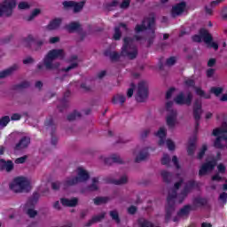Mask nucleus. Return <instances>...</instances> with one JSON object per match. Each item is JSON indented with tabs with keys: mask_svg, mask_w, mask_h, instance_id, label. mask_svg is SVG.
Wrapping results in <instances>:
<instances>
[{
	"mask_svg": "<svg viewBox=\"0 0 227 227\" xmlns=\"http://www.w3.org/2000/svg\"><path fill=\"white\" fill-rule=\"evenodd\" d=\"M105 56L110 58L111 61H118L120 58L126 57L129 59H136L137 58V47L134 43V40L129 37L124 38V44L121 48V52L106 51Z\"/></svg>",
	"mask_w": 227,
	"mask_h": 227,
	"instance_id": "nucleus-1",
	"label": "nucleus"
},
{
	"mask_svg": "<svg viewBox=\"0 0 227 227\" xmlns=\"http://www.w3.org/2000/svg\"><path fill=\"white\" fill-rule=\"evenodd\" d=\"M65 51L63 49H53L48 51L43 59V64H38L37 68L40 72H43V68L46 70H56L60 67V63L54 61L55 59H65Z\"/></svg>",
	"mask_w": 227,
	"mask_h": 227,
	"instance_id": "nucleus-2",
	"label": "nucleus"
},
{
	"mask_svg": "<svg viewBox=\"0 0 227 227\" xmlns=\"http://www.w3.org/2000/svg\"><path fill=\"white\" fill-rule=\"evenodd\" d=\"M148 29V43L152 45L153 43V40H155V18L149 17L145 18L142 25H137L135 27V32L137 34L141 33L143 31H146Z\"/></svg>",
	"mask_w": 227,
	"mask_h": 227,
	"instance_id": "nucleus-3",
	"label": "nucleus"
},
{
	"mask_svg": "<svg viewBox=\"0 0 227 227\" xmlns=\"http://www.w3.org/2000/svg\"><path fill=\"white\" fill-rule=\"evenodd\" d=\"M184 184V179H180L178 182L175 183L174 188L170 189L168 192V196L167 199L168 206L166 207V221L171 219V215L175 212V198H176V191L180 189V186Z\"/></svg>",
	"mask_w": 227,
	"mask_h": 227,
	"instance_id": "nucleus-4",
	"label": "nucleus"
},
{
	"mask_svg": "<svg viewBox=\"0 0 227 227\" xmlns=\"http://www.w3.org/2000/svg\"><path fill=\"white\" fill-rule=\"evenodd\" d=\"M213 136L216 137L215 140L214 146L215 148L223 149L226 146L227 141V123L223 122L220 128L213 129Z\"/></svg>",
	"mask_w": 227,
	"mask_h": 227,
	"instance_id": "nucleus-5",
	"label": "nucleus"
},
{
	"mask_svg": "<svg viewBox=\"0 0 227 227\" xmlns=\"http://www.w3.org/2000/svg\"><path fill=\"white\" fill-rule=\"evenodd\" d=\"M90 180V174L82 168H77V176L67 177L64 182V187H71L72 185H77L81 182H87Z\"/></svg>",
	"mask_w": 227,
	"mask_h": 227,
	"instance_id": "nucleus-6",
	"label": "nucleus"
},
{
	"mask_svg": "<svg viewBox=\"0 0 227 227\" xmlns=\"http://www.w3.org/2000/svg\"><path fill=\"white\" fill-rule=\"evenodd\" d=\"M12 192H24L29 189V180L24 176L15 177L9 184Z\"/></svg>",
	"mask_w": 227,
	"mask_h": 227,
	"instance_id": "nucleus-7",
	"label": "nucleus"
},
{
	"mask_svg": "<svg viewBox=\"0 0 227 227\" xmlns=\"http://www.w3.org/2000/svg\"><path fill=\"white\" fill-rule=\"evenodd\" d=\"M17 5L15 0H4L0 4V17H10L13 13V9Z\"/></svg>",
	"mask_w": 227,
	"mask_h": 227,
	"instance_id": "nucleus-8",
	"label": "nucleus"
},
{
	"mask_svg": "<svg viewBox=\"0 0 227 227\" xmlns=\"http://www.w3.org/2000/svg\"><path fill=\"white\" fill-rule=\"evenodd\" d=\"M173 106V101H168L166 104L167 110L168 111V114L167 115V125L169 129H175V126L178 121H176V110H171V107Z\"/></svg>",
	"mask_w": 227,
	"mask_h": 227,
	"instance_id": "nucleus-9",
	"label": "nucleus"
},
{
	"mask_svg": "<svg viewBox=\"0 0 227 227\" xmlns=\"http://www.w3.org/2000/svg\"><path fill=\"white\" fill-rule=\"evenodd\" d=\"M146 98H148V83L146 82H140L136 97L137 102H145Z\"/></svg>",
	"mask_w": 227,
	"mask_h": 227,
	"instance_id": "nucleus-10",
	"label": "nucleus"
},
{
	"mask_svg": "<svg viewBox=\"0 0 227 227\" xmlns=\"http://www.w3.org/2000/svg\"><path fill=\"white\" fill-rule=\"evenodd\" d=\"M174 101L178 106H191L192 104V93L188 92L186 95L184 92L179 93Z\"/></svg>",
	"mask_w": 227,
	"mask_h": 227,
	"instance_id": "nucleus-11",
	"label": "nucleus"
},
{
	"mask_svg": "<svg viewBox=\"0 0 227 227\" xmlns=\"http://www.w3.org/2000/svg\"><path fill=\"white\" fill-rule=\"evenodd\" d=\"M36 201H38L36 198H32L25 205V211L28 217L34 218L38 215V211L33 208L36 205Z\"/></svg>",
	"mask_w": 227,
	"mask_h": 227,
	"instance_id": "nucleus-12",
	"label": "nucleus"
},
{
	"mask_svg": "<svg viewBox=\"0 0 227 227\" xmlns=\"http://www.w3.org/2000/svg\"><path fill=\"white\" fill-rule=\"evenodd\" d=\"M205 42V43H212V35L208 33V30L205 28H201L200 30V35H196L192 37L193 42H201V40Z\"/></svg>",
	"mask_w": 227,
	"mask_h": 227,
	"instance_id": "nucleus-13",
	"label": "nucleus"
},
{
	"mask_svg": "<svg viewBox=\"0 0 227 227\" xmlns=\"http://www.w3.org/2000/svg\"><path fill=\"white\" fill-rule=\"evenodd\" d=\"M27 42L28 43H31L33 42V49L34 51H40L47 42L45 39L40 38V37H35L33 35H28L27 37Z\"/></svg>",
	"mask_w": 227,
	"mask_h": 227,
	"instance_id": "nucleus-14",
	"label": "nucleus"
},
{
	"mask_svg": "<svg viewBox=\"0 0 227 227\" xmlns=\"http://www.w3.org/2000/svg\"><path fill=\"white\" fill-rule=\"evenodd\" d=\"M99 160L101 162H104L106 166H111L112 164L117 163L121 164L123 162V160H121V157L118 154H113L110 158H106L104 155L99 156Z\"/></svg>",
	"mask_w": 227,
	"mask_h": 227,
	"instance_id": "nucleus-15",
	"label": "nucleus"
},
{
	"mask_svg": "<svg viewBox=\"0 0 227 227\" xmlns=\"http://www.w3.org/2000/svg\"><path fill=\"white\" fill-rule=\"evenodd\" d=\"M64 8H73L74 13H79L82 8H84V2H74V1H65L63 2Z\"/></svg>",
	"mask_w": 227,
	"mask_h": 227,
	"instance_id": "nucleus-16",
	"label": "nucleus"
},
{
	"mask_svg": "<svg viewBox=\"0 0 227 227\" xmlns=\"http://www.w3.org/2000/svg\"><path fill=\"white\" fill-rule=\"evenodd\" d=\"M133 155L135 157V162H143V160H146V159H148V149L137 148L134 151Z\"/></svg>",
	"mask_w": 227,
	"mask_h": 227,
	"instance_id": "nucleus-17",
	"label": "nucleus"
},
{
	"mask_svg": "<svg viewBox=\"0 0 227 227\" xmlns=\"http://www.w3.org/2000/svg\"><path fill=\"white\" fill-rule=\"evenodd\" d=\"M214 168H215V160L207 161L200 167L199 170L200 176H205L207 173H210V171H214Z\"/></svg>",
	"mask_w": 227,
	"mask_h": 227,
	"instance_id": "nucleus-18",
	"label": "nucleus"
},
{
	"mask_svg": "<svg viewBox=\"0 0 227 227\" xmlns=\"http://www.w3.org/2000/svg\"><path fill=\"white\" fill-rule=\"evenodd\" d=\"M201 100L197 99L193 106V116L196 121V129L200 125V120L201 118Z\"/></svg>",
	"mask_w": 227,
	"mask_h": 227,
	"instance_id": "nucleus-19",
	"label": "nucleus"
},
{
	"mask_svg": "<svg viewBox=\"0 0 227 227\" xmlns=\"http://www.w3.org/2000/svg\"><path fill=\"white\" fill-rule=\"evenodd\" d=\"M195 182L194 181H189L184 189L181 192V193L178 196L179 203H182L185 198H187V194L194 189Z\"/></svg>",
	"mask_w": 227,
	"mask_h": 227,
	"instance_id": "nucleus-20",
	"label": "nucleus"
},
{
	"mask_svg": "<svg viewBox=\"0 0 227 227\" xmlns=\"http://www.w3.org/2000/svg\"><path fill=\"white\" fill-rule=\"evenodd\" d=\"M185 2H181L172 7L171 15L172 17H180L184 12H185Z\"/></svg>",
	"mask_w": 227,
	"mask_h": 227,
	"instance_id": "nucleus-21",
	"label": "nucleus"
},
{
	"mask_svg": "<svg viewBox=\"0 0 227 227\" xmlns=\"http://www.w3.org/2000/svg\"><path fill=\"white\" fill-rule=\"evenodd\" d=\"M31 143V138L27 137H22L18 144L14 146L16 152H20V150H26L29 144Z\"/></svg>",
	"mask_w": 227,
	"mask_h": 227,
	"instance_id": "nucleus-22",
	"label": "nucleus"
},
{
	"mask_svg": "<svg viewBox=\"0 0 227 227\" xmlns=\"http://www.w3.org/2000/svg\"><path fill=\"white\" fill-rule=\"evenodd\" d=\"M0 170L6 171V173H10L13 171V161L7 160L5 161L4 159L0 160Z\"/></svg>",
	"mask_w": 227,
	"mask_h": 227,
	"instance_id": "nucleus-23",
	"label": "nucleus"
},
{
	"mask_svg": "<svg viewBox=\"0 0 227 227\" xmlns=\"http://www.w3.org/2000/svg\"><path fill=\"white\" fill-rule=\"evenodd\" d=\"M17 70H19V65H13L12 67L0 72V79H4L6 77H10V75H13Z\"/></svg>",
	"mask_w": 227,
	"mask_h": 227,
	"instance_id": "nucleus-24",
	"label": "nucleus"
},
{
	"mask_svg": "<svg viewBox=\"0 0 227 227\" xmlns=\"http://www.w3.org/2000/svg\"><path fill=\"white\" fill-rule=\"evenodd\" d=\"M60 203H62L63 207H77V203H79L78 198L73 199H60Z\"/></svg>",
	"mask_w": 227,
	"mask_h": 227,
	"instance_id": "nucleus-25",
	"label": "nucleus"
},
{
	"mask_svg": "<svg viewBox=\"0 0 227 227\" xmlns=\"http://www.w3.org/2000/svg\"><path fill=\"white\" fill-rule=\"evenodd\" d=\"M94 191H98V178L94 177L92 179V184L87 188L83 189L82 192H94Z\"/></svg>",
	"mask_w": 227,
	"mask_h": 227,
	"instance_id": "nucleus-26",
	"label": "nucleus"
},
{
	"mask_svg": "<svg viewBox=\"0 0 227 227\" xmlns=\"http://www.w3.org/2000/svg\"><path fill=\"white\" fill-rule=\"evenodd\" d=\"M137 225L138 227H155V223L152 220L145 217H140L137 220Z\"/></svg>",
	"mask_w": 227,
	"mask_h": 227,
	"instance_id": "nucleus-27",
	"label": "nucleus"
},
{
	"mask_svg": "<svg viewBox=\"0 0 227 227\" xmlns=\"http://www.w3.org/2000/svg\"><path fill=\"white\" fill-rule=\"evenodd\" d=\"M105 217L106 213H100L99 215L93 216L92 219H90L87 223H85V226L90 227L92 224H95V223H100V221H102V219H104Z\"/></svg>",
	"mask_w": 227,
	"mask_h": 227,
	"instance_id": "nucleus-28",
	"label": "nucleus"
},
{
	"mask_svg": "<svg viewBox=\"0 0 227 227\" xmlns=\"http://www.w3.org/2000/svg\"><path fill=\"white\" fill-rule=\"evenodd\" d=\"M157 137L160 138L159 145L162 146L165 143L164 139H166V129L165 128H160L156 133Z\"/></svg>",
	"mask_w": 227,
	"mask_h": 227,
	"instance_id": "nucleus-29",
	"label": "nucleus"
},
{
	"mask_svg": "<svg viewBox=\"0 0 227 227\" xmlns=\"http://www.w3.org/2000/svg\"><path fill=\"white\" fill-rule=\"evenodd\" d=\"M59 26H61V19H55L50 22L47 26V29H49V31H52L54 29H58Z\"/></svg>",
	"mask_w": 227,
	"mask_h": 227,
	"instance_id": "nucleus-30",
	"label": "nucleus"
},
{
	"mask_svg": "<svg viewBox=\"0 0 227 227\" xmlns=\"http://www.w3.org/2000/svg\"><path fill=\"white\" fill-rule=\"evenodd\" d=\"M127 98H125V95L116 94L115 96H114L112 102L113 104H121V106H123Z\"/></svg>",
	"mask_w": 227,
	"mask_h": 227,
	"instance_id": "nucleus-31",
	"label": "nucleus"
},
{
	"mask_svg": "<svg viewBox=\"0 0 227 227\" xmlns=\"http://www.w3.org/2000/svg\"><path fill=\"white\" fill-rule=\"evenodd\" d=\"M160 176L165 184H170L171 180L173 179V176L167 170H161Z\"/></svg>",
	"mask_w": 227,
	"mask_h": 227,
	"instance_id": "nucleus-32",
	"label": "nucleus"
},
{
	"mask_svg": "<svg viewBox=\"0 0 227 227\" xmlns=\"http://www.w3.org/2000/svg\"><path fill=\"white\" fill-rule=\"evenodd\" d=\"M191 210H192V206L186 205L180 209L177 215H179V217H185V215H189V214L191 213Z\"/></svg>",
	"mask_w": 227,
	"mask_h": 227,
	"instance_id": "nucleus-33",
	"label": "nucleus"
},
{
	"mask_svg": "<svg viewBox=\"0 0 227 227\" xmlns=\"http://www.w3.org/2000/svg\"><path fill=\"white\" fill-rule=\"evenodd\" d=\"M65 27L67 31H68V33H74V31H77V29L81 27V25L79 24V22H71L70 24L67 25Z\"/></svg>",
	"mask_w": 227,
	"mask_h": 227,
	"instance_id": "nucleus-34",
	"label": "nucleus"
},
{
	"mask_svg": "<svg viewBox=\"0 0 227 227\" xmlns=\"http://www.w3.org/2000/svg\"><path fill=\"white\" fill-rule=\"evenodd\" d=\"M208 200L206 198L197 197L193 200L194 207H203L207 205Z\"/></svg>",
	"mask_w": 227,
	"mask_h": 227,
	"instance_id": "nucleus-35",
	"label": "nucleus"
},
{
	"mask_svg": "<svg viewBox=\"0 0 227 227\" xmlns=\"http://www.w3.org/2000/svg\"><path fill=\"white\" fill-rule=\"evenodd\" d=\"M119 3L117 0H113L112 2L106 4L105 5L106 10L108 12H113V10H115L116 7L118 6Z\"/></svg>",
	"mask_w": 227,
	"mask_h": 227,
	"instance_id": "nucleus-36",
	"label": "nucleus"
},
{
	"mask_svg": "<svg viewBox=\"0 0 227 227\" xmlns=\"http://www.w3.org/2000/svg\"><path fill=\"white\" fill-rule=\"evenodd\" d=\"M81 116H82L81 113L77 111H74L67 116V120L68 121H74L75 120H80Z\"/></svg>",
	"mask_w": 227,
	"mask_h": 227,
	"instance_id": "nucleus-37",
	"label": "nucleus"
},
{
	"mask_svg": "<svg viewBox=\"0 0 227 227\" xmlns=\"http://www.w3.org/2000/svg\"><path fill=\"white\" fill-rule=\"evenodd\" d=\"M127 182H129V177H127V176H122L120 179L114 180L113 184H114V185H124Z\"/></svg>",
	"mask_w": 227,
	"mask_h": 227,
	"instance_id": "nucleus-38",
	"label": "nucleus"
},
{
	"mask_svg": "<svg viewBox=\"0 0 227 227\" xmlns=\"http://www.w3.org/2000/svg\"><path fill=\"white\" fill-rule=\"evenodd\" d=\"M196 150V142H190L187 148L188 155H194V152Z\"/></svg>",
	"mask_w": 227,
	"mask_h": 227,
	"instance_id": "nucleus-39",
	"label": "nucleus"
},
{
	"mask_svg": "<svg viewBox=\"0 0 227 227\" xmlns=\"http://www.w3.org/2000/svg\"><path fill=\"white\" fill-rule=\"evenodd\" d=\"M110 217L113 219V221H115L117 224H120V215L118 214L117 210L110 211Z\"/></svg>",
	"mask_w": 227,
	"mask_h": 227,
	"instance_id": "nucleus-40",
	"label": "nucleus"
},
{
	"mask_svg": "<svg viewBox=\"0 0 227 227\" xmlns=\"http://www.w3.org/2000/svg\"><path fill=\"white\" fill-rule=\"evenodd\" d=\"M40 9H35L32 13L27 18V20L28 22H31V20H33L35 17H38V15H40Z\"/></svg>",
	"mask_w": 227,
	"mask_h": 227,
	"instance_id": "nucleus-41",
	"label": "nucleus"
},
{
	"mask_svg": "<svg viewBox=\"0 0 227 227\" xmlns=\"http://www.w3.org/2000/svg\"><path fill=\"white\" fill-rule=\"evenodd\" d=\"M108 199L106 197H98L94 199V205H104V203H107Z\"/></svg>",
	"mask_w": 227,
	"mask_h": 227,
	"instance_id": "nucleus-42",
	"label": "nucleus"
},
{
	"mask_svg": "<svg viewBox=\"0 0 227 227\" xmlns=\"http://www.w3.org/2000/svg\"><path fill=\"white\" fill-rule=\"evenodd\" d=\"M8 123H10V116H4L0 119L1 129H4Z\"/></svg>",
	"mask_w": 227,
	"mask_h": 227,
	"instance_id": "nucleus-43",
	"label": "nucleus"
},
{
	"mask_svg": "<svg viewBox=\"0 0 227 227\" xmlns=\"http://www.w3.org/2000/svg\"><path fill=\"white\" fill-rule=\"evenodd\" d=\"M170 163H171V158H169V155L164 154L161 159V164L163 166H167L168 168H169Z\"/></svg>",
	"mask_w": 227,
	"mask_h": 227,
	"instance_id": "nucleus-44",
	"label": "nucleus"
},
{
	"mask_svg": "<svg viewBox=\"0 0 227 227\" xmlns=\"http://www.w3.org/2000/svg\"><path fill=\"white\" fill-rule=\"evenodd\" d=\"M114 40H120L121 38V31L120 30V27H114V33L113 36Z\"/></svg>",
	"mask_w": 227,
	"mask_h": 227,
	"instance_id": "nucleus-45",
	"label": "nucleus"
},
{
	"mask_svg": "<svg viewBox=\"0 0 227 227\" xmlns=\"http://www.w3.org/2000/svg\"><path fill=\"white\" fill-rule=\"evenodd\" d=\"M207 145H203L198 153L197 159H200V160L203 159V157H205V152H207Z\"/></svg>",
	"mask_w": 227,
	"mask_h": 227,
	"instance_id": "nucleus-46",
	"label": "nucleus"
},
{
	"mask_svg": "<svg viewBox=\"0 0 227 227\" xmlns=\"http://www.w3.org/2000/svg\"><path fill=\"white\" fill-rule=\"evenodd\" d=\"M211 93H214V95H215L216 97H219V95H221V93H223V88L221 87H213L210 90Z\"/></svg>",
	"mask_w": 227,
	"mask_h": 227,
	"instance_id": "nucleus-47",
	"label": "nucleus"
},
{
	"mask_svg": "<svg viewBox=\"0 0 227 227\" xmlns=\"http://www.w3.org/2000/svg\"><path fill=\"white\" fill-rule=\"evenodd\" d=\"M77 67H79V64L77 62H74L67 67L62 68V72H70V70H74V69L77 68Z\"/></svg>",
	"mask_w": 227,
	"mask_h": 227,
	"instance_id": "nucleus-48",
	"label": "nucleus"
},
{
	"mask_svg": "<svg viewBox=\"0 0 227 227\" xmlns=\"http://www.w3.org/2000/svg\"><path fill=\"white\" fill-rule=\"evenodd\" d=\"M29 83L27 82H22L21 83L16 85L14 90H22L24 88H28Z\"/></svg>",
	"mask_w": 227,
	"mask_h": 227,
	"instance_id": "nucleus-49",
	"label": "nucleus"
},
{
	"mask_svg": "<svg viewBox=\"0 0 227 227\" xmlns=\"http://www.w3.org/2000/svg\"><path fill=\"white\" fill-rule=\"evenodd\" d=\"M195 91H196L197 95H199L200 97H204L206 98H210V95H205V91H203V90H201L200 88H196Z\"/></svg>",
	"mask_w": 227,
	"mask_h": 227,
	"instance_id": "nucleus-50",
	"label": "nucleus"
},
{
	"mask_svg": "<svg viewBox=\"0 0 227 227\" xmlns=\"http://www.w3.org/2000/svg\"><path fill=\"white\" fill-rule=\"evenodd\" d=\"M130 6V0H123L122 3L120 4V8L121 10H127Z\"/></svg>",
	"mask_w": 227,
	"mask_h": 227,
	"instance_id": "nucleus-51",
	"label": "nucleus"
},
{
	"mask_svg": "<svg viewBox=\"0 0 227 227\" xmlns=\"http://www.w3.org/2000/svg\"><path fill=\"white\" fill-rule=\"evenodd\" d=\"M18 8L20 10H28V8H30V5L27 2H20L18 5Z\"/></svg>",
	"mask_w": 227,
	"mask_h": 227,
	"instance_id": "nucleus-52",
	"label": "nucleus"
},
{
	"mask_svg": "<svg viewBox=\"0 0 227 227\" xmlns=\"http://www.w3.org/2000/svg\"><path fill=\"white\" fill-rule=\"evenodd\" d=\"M27 160V155H24L15 160V164H24Z\"/></svg>",
	"mask_w": 227,
	"mask_h": 227,
	"instance_id": "nucleus-53",
	"label": "nucleus"
},
{
	"mask_svg": "<svg viewBox=\"0 0 227 227\" xmlns=\"http://www.w3.org/2000/svg\"><path fill=\"white\" fill-rule=\"evenodd\" d=\"M33 63H35V59H33V57H27L23 59L24 65H33Z\"/></svg>",
	"mask_w": 227,
	"mask_h": 227,
	"instance_id": "nucleus-54",
	"label": "nucleus"
},
{
	"mask_svg": "<svg viewBox=\"0 0 227 227\" xmlns=\"http://www.w3.org/2000/svg\"><path fill=\"white\" fill-rule=\"evenodd\" d=\"M167 65L168 67H173L176 63V58L175 57H170L169 59H167Z\"/></svg>",
	"mask_w": 227,
	"mask_h": 227,
	"instance_id": "nucleus-55",
	"label": "nucleus"
},
{
	"mask_svg": "<svg viewBox=\"0 0 227 227\" xmlns=\"http://www.w3.org/2000/svg\"><path fill=\"white\" fill-rule=\"evenodd\" d=\"M134 88H136V85L134 83H131V88H129L127 91L128 98H132V95H134Z\"/></svg>",
	"mask_w": 227,
	"mask_h": 227,
	"instance_id": "nucleus-56",
	"label": "nucleus"
},
{
	"mask_svg": "<svg viewBox=\"0 0 227 227\" xmlns=\"http://www.w3.org/2000/svg\"><path fill=\"white\" fill-rule=\"evenodd\" d=\"M217 169H218V172L221 173L222 175H224V173H226V167L223 165V163H220L217 166Z\"/></svg>",
	"mask_w": 227,
	"mask_h": 227,
	"instance_id": "nucleus-57",
	"label": "nucleus"
},
{
	"mask_svg": "<svg viewBox=\"0 0 227 227\" xmlns=\"http://www.w3.org/2000/svg\"><path fill=\"white\" fill-rule=\"evenodd\" d=\"M166 145L168 150H175V143L173 141L168 139L166 141Z\"/></svg>",
	"mask_w": 227,
	"mask_h": 227,
	"instance_id": "nucleus-58",
	"label": "nucleus"
},
{
	"mask_svg": "<svg viewBox=\"0 0 227 227\" xmlns=\"http://www.w3.org/2000/svg\"><path fill=\"white\" fill-rule=\"evenodd\" d=\"M137 212V207L136 206H131L128 208V214H130L131 215H134Z\"/></svg>",
	"mask_w": 227,
	"mask_h": 227,
	"instance_id": "nucleus-59",
	"label": "nucleus"
},
{
	"mask_svg": "<svg viewBox=\"0 0 227 227\" xmlns=\"http://www.w3.org/2000/svg\"><path fill=\"white\" fill-rule=\"evenodd\" d=\"M60 185L61 184L59 182H53L51 183V189H53V191H59Z\"/></svg>",
	"mask_w": 227,
	"mask_h": 227,
	"instance_id": "nucleus-60",
	"label": "nucleus"
},
{
	"mask_svg": "<svg viewBox=\"0 0 227 227\" xmlns=\"http://www.w3.org/2000/svg\"><path fill=\"white\" fill-rule=\"evenodd\" d=\"M219 200L223 203H226V201H227V193L226 192L221 193L220 196H219Z\"/></svg>",
	"mask_w": 227,
	"mask_h": 227,
	"instance_id": "nucleus-61",
	"label": "nucleus"
},
{
	"mask_svg": "<svg viewBox=\"0 0 227 227\" xmlns=\"http://www.w3.org/2000/svg\"><path fill=\"white\" fill-rule=\"evenodd\" d=\"M20 118H22V115H20V114H13L12 116H11V120L12 121H17L18 120H20Z\"/></svg>",
	"mask_w": 227,
	"mask_h": 227,
	"instance_id": "nucleus-62",
	"label": "nucleus"
},
{
	"mask_svg": "<svg viewBox=\"0 0 227 227\" xmlns=\"http://www.w3.org/2000/svg\"><path fill=\"white\" fill-rule=\"evenodd\" d=\"M185 85L188 86L189 88H193L195 82L194 80L188 79L184 82Z\"/></svg>",
	"mask_w": 227,
	"mask_h": 227,
	"instance_id": "nucleus-63",
	"label": "nucleus"
},
{
	"mask_svg": "<svg viewBox=\"0 0 227 227\" xmlns=\"http://www.w3.org/2000/svg\"><path fill=\"white\" fill-rule=\"evenodd\" d=\"M173 93H175V89H174V88L168 90L167 91V94H166V98H167V99L171 98V97H173Z\"/></svg>",
	"mask_w": 227,
	"mask_h": 227,
	"instance_id": "nucleus-64",
	"label": "nucleus"
}]
</instances>
